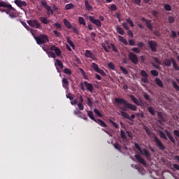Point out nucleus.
<instances>
[{"label": "nucleus", "instance_id": "nucleus-3", "mask_svg": "<svg viewBox=\"0 0 179 179\" xmlns=\"http://www.w3.org/2000/svg\"><path fill=\"white\" fill-rule=\"evenodd\" d=\"M140 75L142 76L141 79V85L145 87H146L145 83H149V75L145 70H141L140 71Z\"/></svg>", "mask_w": 179, "mask_h": 179}, {"label": "nucleus", "instance_id": "nucleus-7", "mask_svg": "<svg viewBox=\"0 0 179 179\" xmlns=\"http://www.w3.org/2000/svg\"><path fill=\"white\" fill-rule=\"evenodd\" d=\"M154 142H155L157 145V148H159V150H164L166 149V146H164V144L159 139V137L156 136L154 134Z\"/></svg>", "mask_w": 179, "mask_h": 179}, {"label": "nucleus", "instance_id": "nucleus-59", "mask_svg": "<svg viewBox=\"0 0 179 179\" xmlns=\"http://www.w3.org/2000/svg\"><path fill=\"white\" fill-rule=\"evenodd\" d=\"M98 73H100L101 75H102V76H106L107 74L106 73V72H104V70L103 69H100L97 71Z\"/></svg>", "mask_w": 179, "mask_h": 179}, {"label": "nucleus", "instance_id": "nucleus-15", "mask_svg": "<svg viewBox=\"0 0 179 179\" xmlns=\"http://www.w3.org/2000/svg\"><path fill=\"white\" fill-rule=\"evenodd\" d=\"M129 97L134 104H136V106H142V100L137 99L133 94H130Z\"/></svg>", "mask_w": 179, "mask_h": 179}, {"label": "nucleus", "instance_id": "nucleus-40", "mask_svg": "<svg viewBox=\"0 0 179 179\" xmlns=\"http://www.w3.org/2000/svg\"><path fill=\"white\" fill-rule=\"evenodd\" d=\"M53 26L57 30H61L62 29V25L59 22H55Z\"/></svg>", "mask_w": 179, "mask_h": 179}, {"label": "nucleus", "instance_id": "nucleus-43", "mask_svg": "<svg viewBox=\"0 0 179 179\" xmlns=\"http://www.w3.org/2000/svg\"><path fill=\"white\" fill-rule=\"evenodd\" d=\"M56 64L58 66H59V68H61V69H64V64L62 63V62H61V60L59 59H56Z\"/></svg>", "mask_w": 179, "mask_h": 179}, {"label": "nucleus", "instance_id": "nucleus-30", "mask_svg": "<svg viewBox=\"0 0 179 179\" xmlns=\"http://www.w3.org/2000/svg\"><path fill=\"white\" fill-rule=\"evenodd\" d=\"M155 80L159 87H164L163 82L162 81V80H160V78H156Z\"/></svg>", "mask_w": 179, "mask_h": 179}, {"label": "nucleus", "instance_id": "nucleus-64", "mask_svg": "<svg viewBox=\"0 0 179 179\" xmlns=\"http://www.w3.org/2000/svg\"><path fill=\"white\" fill-rule=\"evenodd\" d=\"M173 134L175 135V136H177V138H179V130H174Z\"/></svg>", "mask_w": 179, "mask_h": 179}, {"label": "nucleus", "instance_id": "nucleus-11", "mask_svg": "<svg viewBox=\"0 0 179 179\" xmlns=\"http://www.w3.org/2000/svg\"><path fill=\"white\" fill-rule=\"evenodd\" d=\"M89 20L91 23H93V24H95L97 27H101V21H100V20L95 19L93 16H90Z\"/></svg>", "mask_w": 179, "mask_h": 179}, {"label": "nucleus", "instance_id": "nucleus-18", "mask_svg": "<svg viewBox=\"0 0 179 179\" xmlns=\"http://www.w3.org/2000/svg\"><path fill=\"white\" fill-rule=\"evenodd\" d=\"M135 157L139 163H141V164H143V166H146V161H145V159L143 157H141V155H136Z\"/></svg>", "mask_w": 179, "mask_h": 179}, {"label": "nucleus", "instance_id": "nucleus-45", "mask_svg": "<svg viewBox=\"0 0 179 179\" xmlns=\"http://www.w3.org/2000/svg\"><path fill=\"white\" fill-rule=\"evenodd\" d=\"M110 49H112L114 52H118V48L114 43H110Z\"/></svg>", "mask_w": 179, "mask_h": 179}, {"label": "nucleus", "instance_id": "nucleus-1", "mask_svg": "<svg viewBox=\"0 0 179 179\" xmlns=\"http://www.w3.org/2000/svg\"><path fill=\"white\" fill-rule=\"evenodd\" d=\"M115 101L116 104H123L122 106H120V110H122L120 111V114L122 117L126 118L127 120H131V116H129V114L125 111H128V110H131V111H136V110H138V107L136 105L128 102V101L124 99L115 98Z\"/></svg>", "mask_w": 179, "mask_h": 179}, {"label": "nucleus", "instance_id": "nucleus-25", "mask_svg": "<svg viewBox=\"0 0 179 179\" xmlns=\"http://www.w3.org/2000/svg\"><path fill=\"white\" fill-rule=\"evenodd\" d=\"M62 82L63 87L68 89V86H69V81H68L66 78H63Z\"/></svg>", "mask_w": 179, "mask_h": 179}, {"label": "nucleus", "instance_id": "nucleus-13", "mask_svg": "<svg viewBox=\"0 0 179 179\" xmlns=\"http://www.w3.org/2000/svg\"><path fill=\"white\" fill-rule=\"evenodd\" d=\"M50 51H55L57 57H61V50L58 47L55 46V45H52L50 48Z\"/></svg>", "mask_w": 179, "mask_h": 179}, {"label": "nucleus", "instance_id": "nucleus-5", "mask_svg": "<svg viewBox=\"0 0 179 179\" xmlns=\"http://www.w3.org/2000/svg\"><path fill=\"white\" fill-rule=\"evenodd\" d=\"M28 24L31 26V27H34L35 29H38L39 30H41L43 29V27H41V24L38 22V20H29L27 21Z\"/></svg>", "mask_w": 179, "mask_h": 179}, {"label": "nucleus", "instance_id": "nucleus-57", "mask_svg": "<svg viewBox=\"0 0 179 179\" xmlns=\"http://www.w3.org/2000/svg\"><path fill=\"white\" fill-rule=\"evenodd\" d=\"M131 51H133V52H136V54H139L141 52V49H139V48H132Z\"/></svg>", "mask_w": 179, "mask_h": 179}, {"label": "nucleus", "instance_id": "nucleus-24", "mask_svg": "<svg viewBox=\"0 0 179 179\" xmlns=\"http://www.w3.org/2000/svg\"><path fill=\"white\" fill-rule=\"evenodd\" d=\"M171 61L172 62L173 69L176 71H179V66H178V64H177V62H176V60L173 59V57H171Z\"/></svg>", "mask_w": 179, "mask_h": 179}, {"label": "nucleus", "instance_id": "nucleus-20", "mask_svg": "<svg viewBox=\"0 0 179 179\" xmlns=\"http://www.w3.org/2000/svg\"><path fill=\"white\" fill-rule=\"evenodd\" d=\"M157 115L159 118L158 122L159 124H163V122H166V119H164V117L163 116V115H162L161 113L158 112Z\"/></svg>", "mask_w": 179, "mask_h": 179}, {"label": "nucleus", "instance_id": "nucleus-36", "mask_svg": "<svg viewBox=\"0 0 179 179\" xmlns=\"http://www.w3.org/2000/svg\"><path fill=\"white\" fill-rule=\"evenodd\" d=\"M172 85L176 92H179V86L178 84H177V82L172 80Z\"/></svg>", "mask_w": 179, "mask_h": 179}, {"label": "nucleus", "instance_id": "nucleus-16", "mask_svg": "<svg viewBox=\"0 0 179 179\" xmlns=\"http://www.w3.org/2000/svg\"><path fill=\"white\" fill-rule=\"evenodd\" d=\"M140 152L143 156H145L146 157V159H148V160H149V159H150V157H151L150 152H149L148 150H146L145 148L141 149Z\"/></svg>", "mask_w": 179, "mask_h": 179}, {"label": "nucleus", "instance_id": "nucleus-17", "mask_svg": "<svg viewBox=\"0 0 179 179\" xmlns=\"http://www.w3.org/2000/svg\"><path fill=\"white\" fill-rule=\"evenodd\" d=\"M84 85L85 86L87 90H89L90 93H93L94 87H93V84L89 83L87 81L84 82Z\"/></svg>", "mask_w": 179, "mask_h": 179}, {"label": "nucleus", "instance_id": "nucleus-28", "mask_svg": "<svg viewBox=\"0 0 179 179\" xmlns=\"http://www.w3.org/2000/svg\"><path fill=\"white\" fill-rule=\"evenodd\" d=\"M146 27H148V29H149V30H150L151 31L153 30V26L152 25V20H148L146 22Z\"/></svg>", "mask_w": 179, "mask_h": 179}, {"label": "nucleus", "instance_id": "nucleus-61", "mask_svg": "<svg viewBox=\"0 0 179 179\" xmlns=\"http://www.w3.org/2000/svg\"><path fill=\"white\" fill-rule=\"evenodd\" d=\"M115 149H117V150L121 151V145L118 143H115L113 145Z\"/></svg>", "mask_w": 179, "mask_h": 179}, {"label": "nucleus", "instance_id": "nucleus-37", "mask_svg": "<svg viewBox=\"0 0 179 179\" xmlns=\"http://www.w3.org/2000/svg\"><path fill=\"white\" fill-rule=\"evenodd\" d=\"M92 68L94 69V71H95V72H99V71L100 70V68H99V65H97V64L96 63L92 64Z\"/></svg>", "mask_w": 179, "mask_h": 179}, {"label": "nucleus", "instance_id": "nucleus-2", "mask_svg": "<svg viewBox=\"0 0 179 179\" xmlns=\"http://www.w3.org/2000/svg\"><path fill=\"white\" fill-rule=\"evenodd\" d=\"M0 8H0V11L6 12L11 19H15V17H16V10L11 4H8L5 1H0Z\"/></svg>", "mask_w": 179, "mask_h": 179}, {"label": "nucleus", "instance_id": "nucleus-62", "mask_svg": "<svg viewBox=\"0 0 179 179\" xmlns=\"http://www.w3.org/2000/svg\"><path fill=\"white\" fill-rule=\"evenodd\" d=\"M110 10H117V6H115V4H112L110 6V7L109 8Z\"/></svg>", "mask_w": 179, "mask_h": 179}, {"label": "nucleus", "instance_id": "nucleus-44", "mask_svg": "<svg viewBox=\"0 0 179 179\" xmlns=\"http://www.w3.org/2000/svg\"><path fill=\"white\" fill-rule=\"evenodd\" d=\"M109 122H110V124H111L113 125V127L116 128V129H118V128H120V125H118L117 123H115L114 121H113V120H110Z\"/></svg>", "mask_w": 179, "mask_h": 179}, {"label": "nucleus", "instance_id": "nucleus-52", "mask_svg": "<svg viewBox=\"0 0 179 179\" xmlns=\"http://www.w3.org/2000/svg\"><path fill=\"white\" fill-rule=\"evenodd\" d=\"M164 9L165 10L170 12L171 11V6H170V4H164Z\"/></svg>", "mask_w": 179, "mask_h": 179}, {"label": "nucleus", "instance_id": "nucleus-31", "mask_svg": "<svg viewBox=\"0 0 179 179\" xmlns=\"http://www.w3.org/2000/svg\"><path fill=\"white\" fill-rule=\"evenodd\" d=\"M85 6L87 10H92L93 9V7L89 4V1L87 0L85 1Z\"/></svg>", "mask_w": 179, "mask_h": 179}, {"label": "nucleus", "instance_id": "nucleus-55", "mask_svg": "<svg viewBox=\"0 0 179 179\" xmlns=\"http://www.w3.org/2000/svg\"><path fill=\"white\" fill-rule=\"evenodd\" d=\"M150 73L152 76H159V72L156 70H151Z\"/></svg>", "mask_w": 179, "mask_h": 179}, {"label": "nucleus", "instance_id": "nucleus-33", "mask_svg": "<svg viewBox=\"0 0 179 179\" xmlns=\"http://www.w3.org/2000/svg\"><path fill=\"white\" fill-rule=\"evenodd\" d=\"M78 23L79 24H83V26H86V21H85V18H83V17H78Z\"/></svg>", "mask_w": 179, "mask_h": 179}, {"label": "nucleus", "instance_id": "nucleus-14", "mask_svg": "<svg viewBox=\"0 0 179 179\" xmlns=\"http://www.w3.org/2000/svg\"><path fill=\"white\" fill-rule=\"evenodd\" d=\"M14 3H15V5H17V6H18V8H26V6H27V3L24 1H22V0H15Z\"/></svg>", "mask_w": 179, "mask_h": 179}, {"label": "nucleus", "instance_id": "nucleus-19", "mask_svg": "<svg viewBox=\"0 0 179 179\" xmlns=\"http://www.w3.org/2000/svg\"><path fill=\"white\" fill-rule=\"evenodd\" d=\"M102 47L106 52H110V50H111V43H102Z\"/></svg>", "mask_w": 179, "mask_h": 179}, {"label": "nucleus", "instance_id": "nucleus-42", "mask_svg": "<svg viewBox=\"0 0 179 179\" xmlns=\"http://www.w3.org/2000/svg\"><path fill=\"white\" fill-rule=\"evenodd\" d=\"M66 41L68 44H69V45L72 47V48L75 49V45L73 44V42L71 40V38H69V37L66 38Z\"/></svg>", "mask_w": 179, "mask_h": 179}, {"label": "nucleus", "instance_id": "nucleus-21", "mask_svg": "<svg viewBox=\"0 0 179 179\" xmlns=\"http://www.w3.org/2000/svg\"><path fill=\"white\" fill-rule=\"evenodd\" d=\"M95 122L103 128H107V124H106V122L101 119H96V122Z\"/></svg>", "mask_w": 179, "mask_h": 179}, {"label": "nucleus", "instance_id": "nucleus-51", "mask_svg": "<svg viewBox=\"0 0 179 179\" xmlns=\"http://www.w3.org/2000/svg\"><path fill=\"white\" fill-rule=\"evenodd\" d=\"M168 22H169V23H174V22H176V18L174 17H173V16H169V17H168Z\"/></svg>", "mask_w": 179, "mask_h": 179}, {"label": "nucleus", "instance_id": "nucleus-27", "mask_svg": "<svg viewBox=\"0 0 179 179\" xmlns=\"http://www.w3.org/2000/svg\"><path fill=\"white\" fill-rule=\"evenodd\" d=\"M64 26L67 28V29H72V24H71V22L69 21H68V20L64 19L63 20Z\"/></svg>", "mask_w": 179, "mask_h": 179}, {"label": "nucleus", "instance_id": "nucleus-48", "mask_svg": "<svg viewBox=\"0 0 179 179\" xmlns=\"http://www.w3.org/2000/svg\"><path fill=\"white\" fill-rule=\"evenodd\" d=\"M159 136L160 138H162V139H165V141H167V136H166V134H164V132L159 131Z\"/></svg>", "mask_w": 179, "mask_h": 179}, {"label": "nucleus", "instance_id": "nucleus-53", "mask_svg": "<svg viewBox=\"0 0 179 179\" xmlns=\"http://www.w3.org/2000/svg\"><path fill=\"white\" fill-rule=\"evenodd\" d=\"M94 112L95 113V114H96V115H98V117H103V114H101V113H100V111L98 110L97 108H94Z\"/></svg>", "mask_w": 179, "mask_h": 179}, {"label": "nucleus", "instance_id": "nucleus-6", "mask_svg": "<svg viewBox=\"0 0 179 179\" xmlns=\"http://www.w3.org/2000/svg\"><path fill=\"white\" fill-rule=\"evenodd\" d=\"M41 3L43 8L47 10V15L48 16H51V15H54V10L51 9V7L47 4V1L45 0H43L41 1Z\"/></svg>", "mask_w": 179, "mask_h": 179}, {"label": "nucleus", "instance_id": "nucleus-41", "mask_svg": "<svg viewBox=\"0 0 179 179\" xmlns=\"http://www.w3.org/2000/svg\"><path fill=\"white\" fill-rule=\"evenodd\" d=\"M147 135H148V136H152V131H150V129L148 128V126H144L143 127Z\"/></svg>", "mask_w": 179, "mask_h": 179}, {"label": "nucleus", "instance_id": "nucleus-39", "mask_svg": "<svg viewBox=\"0 0 179 179\" xmlns=\"http://www.w3.org/2000/svg\"><path fill=\"white\" fill-rule=\"evenodd\" d=\"M73 8H75V6L72 3H68L65 6L66 10H71V9H73Z\"/></svg>", "mask_w": 179, "mask_h": 179}, {"label": "nucleus", "instance_id": "nucleus-32", "mask_svg": "<svg viewBox=\"0 0 179 179\" xmlns=\"http://www.w3.org/2000/svg\"><path fill=\"white\" fill-rule=\"evenodd\" d=\"M46 54L48 55L49 58H57L55 53L52 51H46Z\"/></svg>", "mask_w": 179, "mask_h": 179}, {"label": "nucleus", "instance_id": "nucleus-9", "mask_svg": "<svg viewBox=\"0 0 179 179\" xmlns=\"http://www.w3.org/2000/svg\"><path fill=\"white\" fill-rule=\"evenodd\" d=\"M120 136L122 139H124V141H127V136H129L130 139H132L134 138V135L132 134V132L131 131H124V130L120 131Z\"/></svg>", "mask_w": 179, "mask_h": 179}, {"label": "nucleus", "instance_id": "nucleus-38", "mask_svg": "<svg viewBox=\"0 0 179 179\" xmlns=\"http://www.w3.org/2000/svg\"><path fill=\"white\" fill-rule=\"evenodd\" d=\"M116 30L119 34H121V36H124V34H125V31H124V29H122V28L120 27H117L116 28Z\"/></svg>", "mask_w": 179, "mask_h": 179}, {"label": "nucleus", "instance_id": "nucleus-35", "mask_svg": "<svg viewBox=\"0 0 179 179\" xmlns=\"http://www.w3.org/2000/svg\"><path fill=\"white\" fill-rule=\"evenodd\" d=\"M119 41H120L121 43L124 44V45H128V42L127 41V39L124 38V37L121 36H118Z\"/></svg>", "mask_w": 179, "mask_h": 179}, {"label": "nucleus", "instance_id": "nucleus-47", "mask_svg": "<svg viewBox=\"0 0 179 179\" xmlns=\"http://www.w3.org/2000/svg\"><path fill=\"white\" fill-rule=\"evenodd\" d=\"M108 66L110 69H112V71H115V66L113 62L108 63Z\"/></svg>", "mask_w": 179, "mask_h": 179}, {"label": "nucleus", "instance_id": "nucleus-54", "mask_svg": "<svg viewBox=\"0 0 179 179\" xmlns=\"http://www.w3.org/2000/svg\"><path fill=\"white\" fill-rule=\"evenodd\" d=\"M64 73H66V75H71L72 74V71H71V69L66 68L64 70Z\"/></svg>", "mask_w": 179, "mask_h": 179}, {"label": "nucleus", "instance_id": "nucleus-10", "mask_svg": "<svg viewBox=\"0 0 179 179\" xmlns=\"http://www.w3.org/2000/svg\"><path fill=\"white\" fill-rule=\"evenodd\" d=\"M148 45L152 52H157V43L155 41H149Z\"/></svg>", "mask_w": 179, "mask_h": 179}, {"label": "nucleus", "instance_id": "nucleus-46", "mask_svg": "<svg viewBox=\"0 0 179 179\" xmlns=\"http://www.w3.org/2000/svg\"><path fill=\"white\" fill-rule=\"evenodd\" d=\"M126 22L129 23V24H130L131 27H134L135 24H134V22L132 21V20H131V18H127L126 20Z\"/></svg>", "mask_w": 179, "mask_h": 179}, {"label": "nucleus", "instance_id": "nucleus-23", "mask_svg": "<svg viewBox=\"0 0 179 179\" xmlns=\"http://www.w3.org/2000/svg\"><path fill=\"white\" fill-rule=\"evenodd\" d=\"M39 20L43 23V24H48L50 23V20H48V18L45 17H39Z\"/></svg>", "mask_w": 179, "mask_h": 179}, {"label": "nucleus", "instance_id": "nucleus-29", "mask_svg": "<svg viewBox=\"0 0 179 179\" xmlns=\"http://www.w3.org/2000/svg\"><path fill=\"white\" fill-rule=\"evenodd\" d=\"M171 59H165L163 61V64L166 66H171Z\"/></svg>", "mask_w": 179, "mask_h": 179}, {"label": "nucleus", "instance_id": "nucleus-34", "mask_svg": "<svg viewBox=\"0 0 179 179\" xmlns=\"http://www.w3.org/2000/svg\"><path fill=\"white\" fill-rule=\"evenodd\" d=\"M148 112L150 113V114H151V115H155L156 114V110H155V108L150 106L148 108Z\"/></svg>", "mask_w": 179, "mask_h": 179}, {"label": "nucleus", "instance_id": "nucleus-22", "mask_svg": "<svg viewBox=\"0 0 179 179\" xmlns=\"http://www.w3.org/2000/svg\"><path fill=\"white\" fill-rule=\"evenodd\" d=\"M87 115L88 117L92 120V121H94V122H97V119L94 118V115H93V112L92 110H87Z\"/></svg>", "mask_w": 179, "mask_h": 179}, {"label": "nucleus", "instance_id": "nucleus-63", "mask_svg": "<svg viewBox=\"0 0 179 179\" xmlns=\"http://www.w3.org/2000/svg\"><path fill=\"white\" fill-rule=\"evenodd\" d=\"M137 45L139 48H143V47H145V43H143V42H138Z\"/></svg>", "mask_w": 179, "mask_h": 179}, {"label": "nucleus", "instance_id": "nucleus-12", "mask_svg": "<svg viewBox=\"0 0 179 179\" xmlns=\"http://www.w3.org/2000/svg\"><path fill=\"white\" fill-rule=\"evenodd\" d=\"M85 57H86V58H91V59H93V61H97V58L94 54L89 50H85Z\"/></svg>", "mask_w": 179, "mask_h": 179}, {"label": "nucleus", "instance_id": "nucleus-58", "mask_svg": "<svg viewBox=\"0 0 179 179\" xmlns=\"http://www.w3.org/2000/svg\"><path fill=\"white\" fill-rule=\"evenodd\" d=\"M54 34L56 36V37H62V35L61 33L57 30L53 31Z\"/></svg>", "mask_w": 179, "mask_h": 179}, {"label": "nucleus", "instance_id": "nucleus-49", "mask_svg": "<svg viewBox=\"0 0 179 179\" xmlns=\"http://www.w3.org/2000/svg\"><path fill=\"white\" fill-rule=\"evenodd\" d=\"M87 106L89 107H93V101H92V99L90 97H87Z\"/></svg>", "mask_w": 179, "mask_h": 179}, {"label": "nucleus", "instance_id": "nucleus-4", "mask_svg": "<svg viewBox=\"0 0 179 179\" xmlns=\"http://www.w3.org/2000/svg\"><path fill=\"white\" fill-rule=\"evenodd\" d=\"M36 40L37 44L38 45H41V44H45V43H48V36L47 35H41L40 36H36L34 38Z\"/></svg>", "mask_w": 179, "mask_h": 179}, {"label": "nucleus", "instance_id": "nucleus-8", "mask_svg": "<svg viewBox=\"0 0 179 179\" xmlns=\"http://www.w3.org/2000/svg\"><path fill=\"white\" fill-rule=\"evenodd\" d=\"M129 59L133 64H134V65H136L138 62H139V59L138 58V56L132 52H129Z\"/></svg>", "mask_w": 179, "mask_h": 179}, {"label": "nucleus", "instance_id": "nucleus-50", "mask_svg": "<svg viewBox=\"0 0 179 179\" xmlns=\"http://www.w3.org/2000/svg\"><path fill=\"white\" fill-rule=\"evenodd\" d=\"M120 69L122 71V72H123L124 75H128V70H127V69H125L124 66H121Z\"/></svg>", "mask_w": 179, "mask_h": 179}, {"label": "nucleus", "instance_id": "nucleus-56", "mask_svg": "<svg viewBox=\"0 0 179 179\" xmlns=\"http://www.w3.org/2000/svg\"><path fill=\"white\" fill-rule=\"evenodd\" d=\"M152 58L154 59L155 62H156V64H158V65H162V62L160 61V59L156 57H152Z\"/></svg>", "mask_w": 179, "mask_h": 179}, {"label": "nucleus", "instance_id": "nucleus-26", "mask_svg": "<svg viewBox=\"0 0 179 179\" xmlns=\"http://www.w3.org/2000/svg\"><path fill=\"white\" fill-rule=\"evenodd\" d=\"M166 136L172 143H176V139H174V137H173L171 132L166 131Z\"/></svg>", "mask_w": 179, "mask_h": 179}, {"label": "nucleus", "instance_id": "nucleus-60", "mask_svg": "<svg viewBox=\"0 0 179 179\" xmlns=\"http://www.w3.org/2000/svg\"><path fill=\"white\" fill-rule=\"evenodd\" d=\"M144 98L145 99V100H148V101L149 102L152 101V99L150 98V96H149V94H144Z\"/></svg>", "mask_w": 179, "mask_h": 179}]
</instances>
